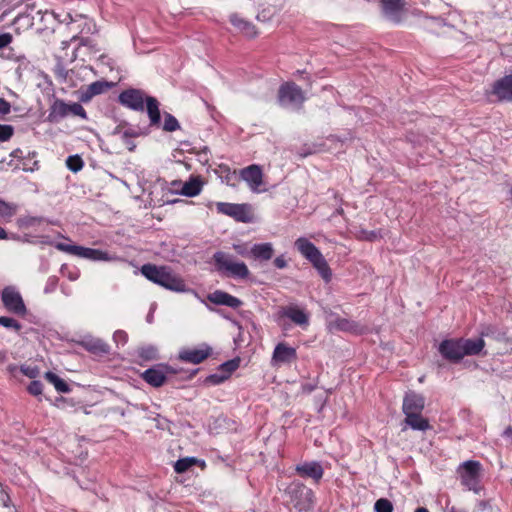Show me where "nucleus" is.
Returning a JSON list of instances; mask_svg holds the SVG:
<instances>
[{
	"mask_svg": "<svg viewBox=\"0 0 512 512\" xmlns=\"http://www.w3.org/2000/svg\"><path fill=\"white\" fill-rule=\"evenodd\" d=\"M141 273L151 282L175 292H186L187 286L184 280L174 273L170 267L144 264Z\"/></svg>",
	"mask_w": 512,
	"mask_h": 512,
	"instance_id": "nucleus-1",
	"label": "nucleus"
},
{
	"mask_svg": "<svg viewBox=\"0 0 512 512\" xmlns=\"http://www.w3.org/2000/svg\"><path fill=\"white\" fill-rule=\"evenodd\" d=\"M217 271L234 278H247L249 276V269L244 262L235 261L233 256L218 251L213 255Z\"/></svg>",
	"mask_w": 512,
	"mask_h": 512,
	"instance_id": "nucleus-2",
	"label": "nucleus"
},
{
	"mask_svg": "<svg viewBox=\"0 0 512 512\" xmlns=\"http://www.w3.org/2000/svg\"><path fill=\"white\" fill-rule=\"evenodd\" d=\"M295 509L299 512H311L313 508V492L300 482H292L286 489Z\"/></svg>",
	"mask_w": 512,
	"mask_h": 512,
	"instance_id": "nucleus-3",
	"label": "nucleus"
},
{
	"mask_svg": "<svg viewBox=\"0 0 512 512\" xmlns=\"http://www.w3.org/2000/svg\"><path fill=\"white\" fill-rule=\"evenodd\" d=\"M305 101L302 89L295 83H285L278 91V102L283 107H300Z\"/></svg>",
	"mask_w": 512,
	"mask_h": 512,
	"instance_id": "nucleus-4",
	"label": "nucleus"
},
{
	"mask_svg": "<svg viewBox=\"0 0 512 512\" xmlns=\"http://www.w3.org/2000/svg\"><path fill=\"white\" fill-rule=\"evenodd\" d=\"M461 483L469 490L478 492L481 476V464L478 461H466L459 467Z\"/></svg>",
	"mask_w": 512,
	"mask_h": 512,
	"instance_id": "nucleus-5",
	"label": "nucleus"
},
{
	"mask_svg": "<svg viewBox=\"0 0 512 512\" xmlns=\"http://www.w3.org/2000/svg\"><path fill=\"white\" fill-rule=\"evenodd\" d=\"M56 248L60 251L95 261L112 260V257H110L107 252L98 249L86 248L77 245H68L64 243H57Z\"/></svg>",
	"mask_w": 512,
	"mask_h": 512,
	"instance_id": "nucleus-6",
	"label": "nucleus"
},
{
	"mask_svg": "<svg viewBox=\"0 0 512 512\" xmlns=\"http://www.w3.org/2000/svg\"><path fill=\"white\" fill-rule=\"evenodd\" d=\"M4 306L12 313L18 315L26 314V307L18 291L12 287H6L2 292Z\"/></svg>",
	"mask_w": 512,
	"mask_h": 512,
	"instance_id": "nucleus-7",
	"label": "nucleus"
},
{
	"mask_svg": "<svg viewBox=\"0 0 512 512\" xmlns=\"http://www.w3.org/2000/svg\"><path fill=\"white\" fill-rule=\"evenodd\" d=\"M216 207L219 213L231 216L237 221L248 222L250 220L249 209L245 204L218 202Z\"/></svg>",
	"mask_w": 512,
	"mask_h": 512,
	"instance_id": "nucleus-8",
	"label": "nucleus"
},
{
	"mask_svg": "<svg viewBox=\"0 0 512 512\" xmlns=\"http://www.w3.org/2000/svg\"><path fill=\"white\" fill-rule=\"evenodd\" d=\"M297 359V352L294 347L284 342L278 343L273 351L271 363L274 366L281 364H290Z\"/></svg>",
	"mask_w": 512,
	"mask_h": 512,
	"instance_id": "nucleus-9",
	"label": "nucleus"
},
{
	"mask_svg": "<svg viewBox=\"0 0 512 512\" xmlns=\"http://www.w3.org/2000/svg\"><path fill=\"white\" fill-rule=\"evenodd\" d=\"M491 95L495 96L498 101H512V74L506 75L494 82Z\"/></svg>",
	"mask_w": 512,
	"mask_h": 512,
	"instance_id": "nucleus-10",
	"label": "nucleus"
},
{
	"mask_svg": "<svg viewBox=\"0 0 512 512\" xmlns=\"http://www.w3.org/2000/svg\"><path fill=\"white\" fill-rule=\"evenodd\" d=\"M119 101L122 105L135 111H143L144 109V94L137 89L123 91L119 95Z\"/></svg>",
	"mask_w": 512,
	"mask_h": 512,
	"instance_id": "nucleus-11",
	"label": "nucleus"
},
{
	"mask_svg": "<svg viewBox=\"0 0 512 512\" xmlns=\"http://www.w3.org/2000/svg\"><path fill=\"white\" fill-rule=\"evenodd\" d=\"M241 177L253 192H260L259 188L263 184V173L258 165H250L242 169Z\"/></svg>",
	"mask_w": 512,
	"mask_h": 512,
	"instance_id": "nucleus-12",
	"label": "nucleus"
},
{
	"mask_svg": "<svg viewBox=\"0 0 512 512\" xmlns=\"http://www.w3.org/2000/svg\"><path fill=\"white\" fill-rule=\"evenodd\" d=\"M439 352L450 361H459L464 357L461 339L444 340L439 346Z\"/></svg>",
	"mask_w": 512,
	"mask_h": 512,
	"instance_id": "nucleus-13",
	"label": "nucleus"
},
{
	"mask_svg": "<svg viewBox=\"0 0 512 512\" xmlns=\"http://www.w3.org/2000/svg\"><path fill=\"white\" fill-rule=\"evenodd\" d=\"M168 368L162 365H157L147 369L141 374L143 380L153 387L162 386L167 379Z\"/></svg>",
	"mask_w": 512,
	"mask_h": 512,
	"instance_id": "nucleus-14",
	"label": "nucleus"
},
{
	"mask_svg": "<svg viewBox=\"0 0 512 512\" xmlns=\"http://www.w3.org/2000/svg\"><path fill=\"white\" fill-rule=\"evenodd\" d=\"M425 406L424 397L415 392H409L403 400V413L405 415L412 413H422Z\"/></svg>",
	"mask_w": 512,
	"mask_h": 512,
	"instance_id": "nucleus-15",
	"label": "nucleus"
},
{
	"mask_svg": "<svg viewBox=\"0 0 512 512\" xmlns=\"http://www.w3.org/2000/svg\"><path fill=\"white\" fill-rule=\"evenodd\" d=\"M294 244L301 255L310 263L322 256L320 250L305 237L298 238Z\"/></svg>",
	"mask_w": 512,
	"mask_h": 512,
	"instance_id": "nucleus-16",
	"label": "nucleus"
},
{
	"mask_svg": "<svg viewBox=\"0 0 512 512\" xmlns=\"http://www.w3.org/2000/svg\"><path fill=\"white\" fill-rule=\"evenodd\" d=\"M207 299L213 304L224 305L231 308H238L242 305V301L240 299L221 290H216L210 293L207 296Z\"/></svg>",
	"mask_w": 512,
	"mask_h": 512,
	"instance_id": "nucleus-17",
	"label": "nucleus"
},
{
	"mask_svg": "<svg viewBox=\"0 0 512 512\" xmlns=\"http://www.w3.org/2000/svg\"><path fill=\"white\" fill-rule=\"evenodd\" d=\"M405 0H381L383 13L392 21H400V13L404 9Z\"/></svg>",
	"mask_w": 512,
	"mask_h": 512,
	"instance_id": "nucleus-18",
	"label": "nucleus"
},
{
	"mask_svg": "<svg viewBox=\"0 0 512 512\" xmlns=\"http://www.w3.org/2000/svg\"><path fill=\"white\" fill-rule=\"evenodd\" d=\"M80 345L95 355H105L110 351L109 345L100 338L86 337L80 342Z\"/></svg>",
	"mask_w": 512,
	"mask_h": 512,
	"instance_id": "nucleus-19",
	"label": "nucleus"
},
{
	"mask_svg": "<svg viewBox=\"0 0 512 512\" xmlns=\"http://www.w3.org/2000/svg\"><path fill=\"white\" fill-rule=\"evenodd\" d=\"M296 471L302 477L312 478L316 482L322 478L324 473L322 466L317 462H308L297 465Z\"/></svg>",
	"mask_w": 512,
	"mask_h": 512,
	"instance_id": "nucleus-20",
	"label": "nucleus"
},
{
	"mask_svg": "<svg viewBox=\"0 0 512 512\" xmlns=\"http://www.w3.org/2000/svg\"><path fill=\"white\" fill-rule=\"evenodd\" d=\"M249 255L255 260L268 261L274 255L273 245L271 243L255 244L250 249Z\"/></svg>",
	"mask_w": 512,
	"mask_h": 512,
	"instance_id": "nucleus-21",
	"label": "nucleus"
},
{
	"mask_svg": "<svg viewBox=\"0 0 512 512\" xmlns=\"http://www.w3.org/2000/svg\"><path fill=\"white\" fill-rule=\"evenodd\" d=\"M210 352L211 349L209 347L206 349L186 350L180 353V358L193 364H199L210 355Z\"/></svg>",
	"mask_w": 512,
	"mask_h": 512,
	"instance_id": "nucleus-22",
	"label": "nucleus"
},
{
	"mask_svg": "<svg viewBox=\"0 0 512 512\" xmlns=\"http://www.w3.org/2000/svg\"><path fill=\"white\" fill-rule=\"evenodd\" d=\"M282 315L289 318L297 325L304 326L308 324V315L304 312V310L296 306H289L284 308Z\"/></svg>",
	"mask_w": 512,
	"mask_h": 512,
	"instance_id": "nucleus-23",
	"label": "nucleus"
},
{
	"mask_svg": "<svg viewBox=\"0 0 512 512\" xmlns=\"http://www.w3.org/2000/svg\"><path fill=\"white\" fill-rule=\"evenodd\" d=\"M68 116V104L56 99L50 107L48 119L50 122H58L60 119Z\"/></svg>",
	"mask_w": 512,
	"mask_h": 512,
	"instance_id": "nucleus-24",
	"label": "nucleus"
},
{
	"mask_svg": "<svg viewBox=\"0 0 512 512\" xmlns=\"http://www.w3.org/2000/svg\"><path fill=\"white\" fill-rule=\"evenodd\" d=\"M230 21L235 28L247 37H254L257 34L255 26L238 15H232Z\"/></svg>",
	"mask_w": 512,
	"mask_h": 512,
	"instance_id": "nucleus-25",
	"label": "nucleus"
},
{
	"mask_svg": "<svg viewBox=\"0 0 512 512\" xmlns=\"http://www.w3.org/2000/svg\"><path fill=\"white\" fill-rule=\"evenodd\" d=\"M463 353L465 355L479 354L485 346L482 338L478 339H461Z\"/></svg>",
	"mask_w": 512,
	"mask_h": 512,
	"instance_id": "nucleus-26",
	"label": "nucleus"
},
{
	"mask_svg": "<svg viewBox=\"0 0 512 512\" xmlns=\"http://www.w3.org/2000/svg\"><path fill=\"white\" fill-rule=\"evenodd\" d=\"M405 416V423L414 430L425 431L430 428L428 420L423 418L421 413H410Z\"/></svg>",
	"mask_w": 512,
	"mask_h": 512,
	"instance_id": "nucleus-27",
	"label": "nucleus"
},
{
	"mask_svg": "<svg viewBox=\"0 0 512 512\" xmlns=\"http://www.w3.org/2000/svg\"><path fill=\"white\" fill-rule=\"evenodd\" d=\"M311 264L318 271V273L325 282L328 283L331 281L332 271L323 255L316 259L315 261H313Z\"/></svg>",
	"mask_w": 512,
	"mask_h": 512,
	"instance_id": "nucleus-28",
	"label": "nucleus"
},
{
	"mask_svg": "<svg viewBox=\"0 0 512 512\" xmlns=\"http://www.w3.org/2000/svg\"><path fill=\"white\" fill-rule=\"evenodd\" d=\"M147 103V112L152 125H157L160 123V111H159V103L153 97L146 98Z\"/></svg>",
	"mask_w": 512,
	"mask_h": 512,
	"instance_id": "nucleus-29",
	"label": "nucleus"
},
{
	"mask_svg": "<svg viewBox=\"0 0 512 512\" xmlns=\"http://www.w3.org/2000/svg\"><path fill=\"white\" fill-rule=\"evenodd\" d=\"M336 325L337 328L342 331L352 332L356 334H361L365 330V328L359 323L348 319H338Z\"/></svg>",
	"mask_w": 512,
	"mask_h": 512,
	"instance_id": "nucleus-30",
	"label": "nucleus"
},
{
	"mask_svg": "<svg viewBox=\"0 0 512 512\" xmlns=\"http://www.w3.org/2000/svg\"><path fill=\"white\" fill-rule=\"evenodd\" d=\"M201 188V181L198 178H192L183 185L181 193L188 197H194L200 193Z\"/></svg>",
	"mask_w": 512,
	"mask_h": 512,
	"instance_id": "nucleus-31",
	"label": "nucleus"
},
{
	"mask_svg": "<svg viewBox=\"0 0 512 512\" xmlns=\"http://www.w3.org/2000/svg\"><path fill=\"white\" fill-rule=\"evenodd\" d=\"M109 87V83L105 81H96L91 83L86 89L84 100L103 93Z\"/></svg>",
	"mask_w": 512,
	"mask_h": 512,
	"instance_id": "nucleus-32",
	"label": "nucleus"
},
{
	"mask_svg": "<svg viewBox=\"0 0 512 512\" xmlns=\"http://www.w3.org/2000/svg\"><path fill=\"white\" fill-rule=\"evenodd\" d=\"M45 378L46 380H48L50 383H52L55 387V389L58 391V392H61V393H67L69 392V386L67 385V383L62 380L60 377H58L56 374H54L53 372H46L45 373Z\"/></svg>",
	"mask_w": 512,
	"mask_h": 512,
	"instance_id": "nucleus-33",
	"label": "nucleus"
},
{
	"mask_svg": "<svg viewBox=\"0 0 512 512\" xmlns=\"http://www.w3.org/2000/svg\"><path fill=\"white\" fill-rule=\"evenodd\" d=\"M17 205L0 199V217L10 219L16 214Z\"/></svg>",
	"mask_w": 512,
	"mask_h": 512,
	"instance_id": "nucleus-34",
	"label": "nucleus"
},
{
	"mask_svg": "<svg viewBox=\"0 0 512 512\" xmlns=\"http://www.w3.org/2000/svg\"><path fill=\"white\" fill-rule=\"evenodd\" d=\"M196 463L193 457L182 458L176 461L174 469L177 473H184Z\"/></svg>",
	"mask_w": 512,
	"mask_h": 512,
	"instance_id": "nucleus-35",
	"label": "nucleus"
},
{
	"mask_svg": "<svg viewBox=\"0 0 512 512\" xmlns=\"http://www.w3.org/2000/svg\"><path fill=\"white\" fill-rule=\"evenodd\" d=\"M66 165L72 172H78L83 168V160L78 155L69 156L66 160Z\"/></svg>",
	"mask_w": 512,
	"mask_h": 512,
	"instance_id": "nucleus-36",
	"label": "nucleus"
},
{
	"mask_svg": "<svg viewBox=\"0 0 512 512\" xmlns=\"http://www.w3.org/2000/svg\"><path fill=\"white\" fill-rule=\"evenodd\" d=\"M179 128L178 120L171 114H166L163 129L168 132L175 131Z\"/></svg>",
	"mask_w": 512,
	"mask_h": 512,
	"instance_id": "nucleus-37",
	"label": "nucleus"
},
{
	"mask_svg": "<svg viewBox=\"0 0 512 512\" xmlns=\"http://www.w3.org/2000/svg\"><path fill=\"white\" fill-rule=\"evenodd\" d=\"M139 356L145 360H155L158 358L157 349L153 346L144 347L139 351Z\"/></svg>",
	"mask_w": 512,
	"mask_h": 512,
	"instance_id": "nucleus-38",
	"label": "nucleus"
},
{
	"mask_svg": "<svg viewBox=\"0 0 512 512\" xmlns=\"http://www.w3.org/2000/svg\"><path fill=\"white\" fill-rule=\"evenodd\" d=\"M239 366V359H232L229 360L220 366V370L224 374H228V378L230 377L231 373L235 371Z\"/></svg>",
	"mask_w": 512,
	"mask_h": 512,
	"instance_id": "nucleus-39",
	"label": "nucleus"
},
{
	"mask_svg": "<svg viewBox=\"0 0 512 512\" xmlns=\"http://www.w3.org/2000/svg\"><path fill=\"white\" fill-rule=\"evenodd\" d=\"M374 509L376 512H392L393 505L389 500L381 498L376 501Z\"/></svg>",
	"mask_w": 512,
	"mask_h": 512,
	"instance_id": "nucleus-40",
	"label": "nucleus"
},
{
	"mask_svg": "<svg viewBox=\"0 0 512 512\" xmlns=\"http://www.w3.org/2000/svg\"><path fill=\"white\" fill-rule=\"evenodd\" d=\"M43 222L42 217L26 216L19 219V225L21 227H32Z\"/></svg>",
	"mask_w": 512,
	"mask_h": 512,
	"instance_id": "nucleus-41",
	"label": "nucleus"
},
{
	"mask_svg": "<svg viewBox=\"0 0 512 512\" xmlns=\"http://www.w3.org/2000/svg\"><path fill=\"white\" fill-rule=\"evenodd\" d=\"M0 325L5 328H12L16 331H19L21 329V325L18 321H16L13 318L1 316L0 317Z\"/></svg>",
	"mask_w": 512,
	"mask_h": 512,
	"instance_id": "nucleus-42",
	"label": "nucleus"
},
{
	"mask_svg": "<svg viewBox=\"0 0 512 512\" xmlns=\"http://www.w3.org/2000/svg\"><path fill=\"white\" fill-rule=\"evenodd\" d=\"M227 379H228V374H224L221 372V373L209 375L205 381H206V383H210L212 385H218V384L223 383Z\"/></svg>",
	"mask_w": 512,
	"mask_h": 512,
	"instance_id": "nucleus-43",
	"label": "nucleus"
},
{
	"mask_svg": "<svg viewBox=\"0 0 512 512\" xmlns=\"http://www.w3.org/2000/svg\"><path fill=\"white\" fill-rule=\"evenodd\" d=\"M73 114L82 118L86 117V112L83 106L79 103L68 104V115Z\"/></svg>",
	"mask_w": 512,
	"mask_h": 512,
	"instance_id": "nucleus-44",
	"label": "nucleus"
},
{
	"mask_svg": "<svg viewBox=\"0 0 512 512\" xmlns=\"http://www.w3.org/2000/svg\"><path fill=\"white\" fill-rule=\"evenodd\" d=\"M13 135V127L0 125V141H7Z\"/></svg>",
	"mask_w": 512,
	"mask_h": 512,
	"instance_id": "nucleus-45",
	"label": "nucleus"
},
{
	"mask_svg": "<svg viewBox=\"0 0 512 512\" xmlns=\"http://www.w3.org/2000/svg\"><path fill=\"white\" fill-rule=\"evenodd\" d=\"M42 383L40 381H32L28 386V391L30 394L34 396H38L42 394Z\"/></svg>",
	"mask_w": 512,
	"mask_h": 512,
	"instance_id": "nucleus-46",
	"label": "nucleus"
},
{
	"mask_svg": "<svg viewBox=\"0 0 512 512\" xmlns=\"http://www.w3.org/2000/svg\"><path fill=\"white\" fill-rule=\"evenodd\" d=\"M21 372L29 378H35L39 374V369L37 367L21 366Z\"/></svg>",
	"mask_w": 512,
	"mask_h": 512,
	"instance_id": "nucleus-47",
	"label": "nucleus"
},
{
	"mask_svg": "<svg viewBox=\"0 0 512 512\" xmlns=\"http://www.w3.org/2000/svg\"><path fill=\"white\" fill-rule=\"evenodd\" d=\"M359 238L362 240L373 241L378 238V233L375 231L363 230L360 232Z\"/></svg>",
	"mask_w": 512,
	"mask_h": 512,
	"instance_id": "nucleus-48",
	"label": "nucleus"
},
{
	"mask_svg": "<svg viewBox=\"0 0 512 512\" xmlns=\"http://www.w3.org/2000/svg\"><path fill=\"white\" fill-rule=\"evenodd\" d=\"M12 35L10 33L0 34V49L7 47L12 42Z\"/></svg>",
	"mask_w": 512,
	"mask_h": 512,
	"instance_id": "nucleus-49",
	"label": "nucleus"
},
{
	"mask_svg": "<svg viewBox=\"0 0 512 512\" xmlns=\"http://www.w3.org/2000/svg\"><path fill=\"white\" fill-rule=\"evenodd\" d=\"M11 106L10 103L5 99L0 98V115H6L10 112Z\"/></svg>",
	"mask_w": 512,
	"mask_h": 512,
	"instance_id": "nucleus-50",
	"label": "nucleus"
},
{
	"mask_svg": "<svg viewBox=\"0 0 512 512\" xmlns=\"http://www.w3.org/2000/svg\"><path fill=\"white\" fill-rule=\"evenodd\" d=\"M274 265L279 269H283L287 266V262L283 256H278L274 259Z\"/></svg>",
	"mask_w": 512,
	"mask_h": 512,
	"instance_id": "nucleus-51",
	"label": "nucleus"
},
{
	"mask_svg": "<svg viewBox=\"0 0 512 512\" xmlns=\"http://www.w3.org/2000/svg\"><path fill=\"white\" fill-rule=\"evenodd\" d=\"M233 248L241 256H247L248 255L247 249L243 245H241V244H234Z\"/></svg>",
	"mask_w": 512,
	"mask_h": 512,
	"instance_id": "nucleus-52",
	"label": "nucleus"
},
{
	"mask_svg": "<svg viewBox=\"0 0 512 512\" xmlns=\"http://www.w3.org/2000/svg\"><path fill=\"white\" fill-rule=\"evenodd\" d=\"M8 359V353L5 350L0 351V363L6 362Z\"/></svg>",
	"mask_w": 512,
	"mask_h": 512,
	"instance_id": "nucleus-53",
	"label": "nucleus"
},
{
	"mask_svg": "<svg viewBox=\"0 0 512 512\" xmlns=\"http://www.w3.org/2000/svg\"><path fill=\"white\" fill-rule=\"evenodd\" d=\"M7 238H8L7 232L2 227H0V240H4Z\"/></svg>",
	"mask_w": 512,
	"mask_h": 512,
	"instance_id": "nucleus-54",
	"label": "nucleus"
},
{
	"mask_svg": "<svg viewBox=\"0 0 512 512\" xmlns=\"http://www.w3.org/2000/svg\"><path fill=\"white\" fill-rule=\"evenodd\" d=\"M505 436L509 437L512 440V427H508L505 432Z\"/></svg>",
	"mask_w": 512,
	"mask_h": 512,
	"instance_id": "nucleus-55",
	"label": "nucleus"
},
{
	"mask_svg": "<svg viewBox=\"0 0 512 512\" xmlns=\"http://www.w3.org/2000/svg\"><path fill=\"white\" fill-rule=\"evenodd\" d=\"M313 389H314V387H313V386H311V385H305V386H303V391H304V392H307V393L312 392V391H313Z\"/></svg>",
	"mask_w": 512,
	"mask_h": 512,
	"instance_id": "nucleus-56",
	"label": "nucleus"
},
{
	"mask_svg": "<svg viewBox=\"0 0 512 512\" xmlns=\"http://www.w3.org/2000/svg\"><path fill=\"white\" fill-rule=\"evenodd\" d=\"M21 154H22V151H21L20 149H17V150H15V151H13L11 155H12L13 157H20V156H21Z\"/></svg>",
	"mask_w": 512,
	"mask_h": 512,
	"instance_id": "nucleus-57",
	"label": "nucleus"
},
{
	"mask_svg": "<svg viewBox=\"0 0 512 512\" xmlns=\"http://www.w3.org/2000/svg\"><path fill=\"white\" fill-rule=\"evenodd\" d=\"M126 145L130 151H132L135 148V145L128 140L126 141Z\"/></svg>",
	"mask_w": 512,
	"mask_h": 512,
	"instance_id": "nucleus-58",
	"label": "nucleus"
},
{
	"mask_svg": "<svg viewBox=\"0 0 512 512\" xmlns=\"http://www.w3.org/2000/svg\"><path fill=\"white\" fill-rule=\"evenodd\" d=\"M114 337L115 338H121V337H125V334L122 332V331H117L115 334H114Z\"/></svg>",
	"mask_w": 512,
	"mask_h": 512,
	"instance_id": "nucleus-59",
	"label": "nucleus"
},
{
	"mask_svg": "<svg viewBox=\"0 0 512 512\" xmlns=\"http://www.w3.org/2000/svg\"><path fill=\"white\" fill-rule=\"evenodd\" d=\"M415 512H429V511L426 508L421 507V508L416 509Z\"/></svg>",
	"mask_w": 512,
	"mask_h": 512,
	"instance_id": "nucleus-60",
	"label": "nucleus"
},
{
	"mask_svg": "<svg viewBox=\"0 0 512 512\" xmlns=\"http://www.w3.org/2000/svg\"><path fill=\"white\" fill-rule=\"evenodd\" d=\"M15 369H16V366H15V365H11V366H9V367H8V370H9L10 372H14V371H15Z\"/></svg>",
	"mask_w": 512,
	"mask_h": 512,
	"instance_id": "nucleus-61",
	"label": "nucleus"
},
{
	"mask_svg": "<svg viewBox=\"0 0 512 512\" xmlns=\"http://www.w3.org/2000/svg\"><path fill=\"white\" fill-rule=\"evenodd\" d=\"M123 137H124L125 139L128 137L127 132H125V133L123 134Z\"/></svg>",
	"mask_w": 512,
	"mask_h": 512,
	"instance_id": "nucleus-62",
	"label": "nucleus"
}]
</instances>
